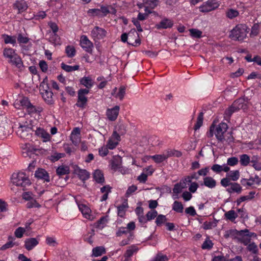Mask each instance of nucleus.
Instances as JSON below:
<instances>
[{"label": "nucleus", "instance_id": "f257e3e1", "mask_svg": "<svg viewBox=\"0 0 261 261\" xmlns=\"http://www.w3.org/2000/svg\"><path fill=\"white\" fill-rule=\"evenodd\" d=\"M228 125L226 123L222 122L218 125L216 128L212 125L210 127L211 136H213L212 132H215V135L218 141L224 143L226 142L228 144L233 141V138L230 132H227Z\"/></svg>", "mask_w": 261, "mask_h": 261}, {"label": "nucleus", "instance_id": "f03ea898", "mask_svg": "<svg viewBox=\"0 0 261 261\" xmlns=\"http://www.w3.org/2000/svg\"><path fill=\"white\" fill-rule=\"evenodd\" d=\"M12 182L23 190L31 185V182L28 176L23 172L14 173L11 176Z\"/></svg>", "mask_w": 261, "mask_h": 261}, {"label": "nucleus", "instance_id": "7ed1b4c3", "mask_svg": "<svg viewBox=\"0 0 261 261\" xmlns=\"http://www.w3.org/2000/svg\"><path fill=\"white\" fill-rule=\"evenodd\" d=\"M249 104L248 98L244 97L239 98L234 101L231 106L226 110L225 114L228 116H230L233 113L240 109L246 110L248 109Z\"/></svg>", "mask_w": 261, "mask_h": 261}, {"label": "nucleus", "instance_id": "20e7f679", "mask_svg": "<svg viewBox=\"0 0 261 261\" xmlns=\"http://www.w3.org/2000/svg\"><path fill=\"white\" fill-rule=\"evenodd\" d=\"M248 29L245 24H238L231 31L230 37L234 40L242 41L246 37Z\"/></svg>", "mask_w": 261, "mask_h": 261}, {"label": "nucleus", "instance_id": "39448f33", "mask_svg": "<svg viewBox=\"0 0 261 261\" xmlns=\"http://www.w3.org/2000/svg\"><path fill=\"white\" fill-rule=\"evenodd\" d=\"M123 42H127V43L134 46H137L141 43L139 34L135 29H132L128 34L123 33L121 36Z\"/></svg>", "mask_w": 261, "mask_h": 261}, {"label": "nucleus", "instance_id": "423d86ee", "mask_svg": "<svg viewBox=\"0 0 261 261\" xmlns=\"http://www.w3.org/2000/svg\"><path fill=\"white\" fill-rule=\"evenodd\" d=\"M3 54L5 58L9 59V62L12 65H15L19 68L22 67L21 59L15 53L14 49L11 48H6L4 50Z\"/></svg>", "mask_w": 261, "mask_h": 261}, {"label": "nucleus", "instance_id": "0eeeda50", "mask_svg": "<svg viewBox=\"0 0 261 261\" xmlns=\"http://www.w3.org/2000/svg\"><path fill=\"white\" fill-rule=\"evenodd\" d=\"M40 91L43 99L48 104L53 102V93L50 90L47 83L44 80L40 85Z\"/></svg>", "mask_w": 261, "mask_h": 261}, {"label": "nucleus", "instance_id": "6e6552de", "mask_svg": "<svg viewBox=\"0 0 261 261\" xmlns=\"http://www.w3.org/2000/svg\"><path fill=\"white\" fill-rule=\"evenodd\" d=\"M220 6V3L217 0H208L203 3L199 7L201 12L207 13L217 9Z\"/></svg>", "mask_w": 261, "mask_h": 261}, {"label": "nucleus", "instance_id": "1a4fd4ad", "mask_svg": "<svg viewBox=\"0 0 261 261\" xmlns=\"http://www.w3.org/2000/svg\"><path fill=\"white\" fill-rule=\"evenodd\" d=\"M240 241L245 245H247L251 241V238L256 237V234L254 232H250L248 229L241 230L238 232Z\"/></svg>", "mask_w": 261, "mask_h": 261}, {"label": "nucleus", "instance_id": "9d476101", "mask_svg": "<svg viewBox=\"0 0 261 261\" xmlns=\"http://www.w3.org/2000/svg\"><path fill=\"white\" fill-rule=\"evenodd\" d=\"M32 131L35 133V135L41 139L43 142L49 141L50 140V135L49 134L43 127H36L32 128Z\"/></svg>", "mask_w": 261, "mask_h": 261}, {"label": "nucleus", "instance_id": "9b49d317", "mask_svg": "<svg viewBox=\"0 0 261 261\" xmlns=\"http://www.w3.org/2000/svg\"><path fill=\"white\" fill-rule=\"evenodd\" d=\"M80 46L86 52L91 54L94 47L93 43L86 35H82L80 38Z\"/></svg>", "mask_w": 261, "mask_h": 261}, {"label": "nucleus", "instance_id": "f8f14e48", "mask_svg": "<svg viewBox=\"0 0 261 261\" xmlns=\"http://www.w3.org/2000/svg\"><path fill=\"white\" fill-rule=\"evenodd\" d=\"M107 31L103 28L95 27L91 32V36L95 40L103 39L107 35Z\"/></svg>", "mask_w": 261, "mask_h": 261}, {"label": "nucleus", "instance_id": "ddd939ff", "mask_svg": "<svg viewBox=\"0 0 261 261\" xmlns=\"http://www.w3.org/2000/svg\"><path fill=\"white\" fill-rule=\"evenodd\" d=\"M31 130H32V128L25 126H20L17 130V134L21 138L29 140L32 138Z\"/></svg>", "mask_w": 261, "mask_h": 261}, {"label": "nucleus", "instance_id": "4468645a", "mask_svg": "<svg viewBox=\"0 0 261 261\" xmlns=\"http://www.w3.org/2000/svg\"><path fill=\"white\" fill-rule=\"evenodd\" d=\"M120 138L119 135L116 131H114L107 144L109 149H114L116 148L120 141Z\"/></svg>", "mask_w": 261, "mask_h": 261}, {"label": "nucleus", "instance_id": "2eb2a0df", "mask_svg": "<svg viewBox=\"0 0 261 261\" xmlns=\"http://www.w3.org/2000/svg\"><path fill=\"white\" fill-rule=\"evenodd\" d=\"M119 110L120 107L118 106H116L111 109H108L106 114L108 119L110 121L115 120L118 117Z\"/></svg>", "mask_w": 261, "mask_h": 261}, {"label": "nucleus", "instance_id": "dca6fc26", "mask_svg": "<svg viewBox=\"0 0 261 261\" xmlns=\"http://www.w3.org/2000/svg\"><path fill=\"white\" fill-rule=\"evenodd\" d=\"M81 130L79 128L75 127L71 132L70 140L73 144L76 146H78L81 142Z\"/></svg>", "mask_w": 261, "mask_h": 261}, {"label": "nucleus", "instance_id": "f3484780", "mask_svg": "<svg viewBox=\"0 0 261 261\" xmlns=\"http://www.w3.org/2000/svg\"><path fill=\"white\" fill-rule=\"evenodd\" d=\"M78 207L82 213L83 216L89 220H93L94 219L93 216L91 215V210L85 204H80L77 202Z\"/></svg>", "mask_w": 261, "mask_h": 261}, {"label": "nucleus", "instance_id": "a211bd4d", "mask_svg": "<svg viewBox=\"0 0 261 261\" xmlns=\"http://www.w3.org/2000/svg\"><path fill=\"white\" fill-rule=\"evenodd\" d=\"M29 100L27 97H22L16 99L14 102V107L17 109H23L27 105H29Z\"/></svg>", "mask_w": 261, "mask_h": 261}, {"label": "nucleus", "instance_id": "6ab92c4d", "mask_svg": "<svg viewBox=\"0 0 261 261\" xmlns=\"http://www.w3.org/2000/svg\"><path fill=\"white\" fill-rule=\"evenodd\" d=\"M126 88L124 86H121L118 89L116 87L113 89L111 94L115 98L122 100L125 95Z\"/></svg>", "mask_w": 261, "mask_h": 261}, {"label": "nucleus", "instance_id": "aec40b11", "mask_svg": "<svg viewBox=\"0 0 261 261\" xmlns=\"http://www.w3.org/2000/svg\"><path fill=\"white\" fill-rule=\"evenodd\" d=\"M21 148L22 150V154L24 158L31 156L33 152L37 150L36 148L32 147L29 143L22 144Z\"/></svg>", "mask_w": 261, "mask_h": 261}, {"label": "nucleus", "instance_id": "412c9836", "mask_svg": "<svg viewBox=\"0 0 261 261\" xmlns=\"http://www.w3.org/2000/svg\"><path fill=\"white\" fill-rule=\"evenodd\" d=\"M13 8L18 11V13L24 12L28 8V4L24 0L17 1L13 5Z\"/></svg>", "mask_w": 261, "mask_h": 261}, {"label": "nucleus", "instance_id": "4be33fe9", "mask_svg": "<svg viewBox=\"0 0 261 261\" xmlns=\"http://www.w3.org/2000/svg\"><path fill=\"white\" fill-rule=\"evenodd\" d=\"M35 176L45 181L49 182L50 180L49 176L47 172L43 169H38L36 171Z\"/></svg>", "mask_w": 261, "mask_h": 261}, {"label": "nucleus", "instance_id": "5701e85b", "mask_svg": "<svg viewBox=\"0 0 261 261\" xmlns=\"http://www.w3.org/2000/svg\"><path fill=\"white\" fill-rule=\"evenodd\" d=\"M211 169L214 172L219 174L222 171L228 172L230 170V168L226 164H224L222 165L215 164L211 167Z\"/></svg>", "mask_w": 261, "mask_h": 261}, {"label": "nucleus", "instance_id": "b1692460", "mask_svg": "<svg viewBox=\"0 0 261 261\" xmlns=\"http://www.w3.org/2000/svg\"><path fill=\"white\" fill-rule=\"evenodd\" d=\"M38 243L39 242L36 238H28L24 241V247L27 250L30 251L36 246Z\"/></svg>", "mask_w": 261, "mask_h": 261}, {"label": "nucleus", "instance_id": "393cba45", "mask_svg": "<svg viewBox=\"0 0 261 261\" xmlns=\"http://www.w3.org/2000/svg\"><path fill=\"white\" fill-rule=\"evenodd\" d=\"M241 183L246 182L247 186H255L261 185L260 178L258 176L255 175L254 177L250 178L248 179H242L241 181Z\"/></svg>", "mask_w": 261, "mask_h": 261}, {"label": "nucleus", "instance_id": "a878e982", "mask_svg": "<svg viewBox=\"0 0 261 261\" xmlns=\"http://www.w3.org/2000/svg\"><path fill=\"white\" fill-rule=\"evenodd\" d=\"M138 251V248L136 246L132 245L129 247L124 254V259L123 261H130V258Z\"/></svg>", "mask_w": 261, "mask_h": 261}, {"label": "nucleus", "instance_id": "bb28decb", "mask_svg": "<svg viewBox=\"0 0 261 261\" xmlns=\"http://www.w3.org/2000/svg\"><path fill=\"white\" fill-rule=\"evenodd\" d=\"M173 25V21L169 19L164 18L158 24H156V28L158 29H166L171 28Z\"/></svg>", "mask_w": 261, "mask_h": 261}, {"label": "nucleus", "instance_id": "cd10ccee", "mask_svg": "<svg viewBox=\"0 0 261 261\" xmlns=\"http://www.w3.org/2000/svg\"><path fill=\"white\" fill-rule=\"evenodd\" d=\"M145 5V12L151 13L150 9L155 8L158 5V0H143Z\"/></svg>", "mask_w": 261, "mask_h": 261}, {"label": "nucleus", "instance_id": "c85d7f7f", "mask_svg": "<svg viewBox=\"0 0 261 261\" xmlns=\"http://www.w3.org/2000/svg\"><path fill=\"white\" fill-rule=\"evenodd\" d=\"M203 185L210 189H213L216 187L217 182L213 177L206 176L203 178Z\"/></svg>", "mask_w": 261, "mask_h": 261}, {"label": "nucleus", "instance_id": "c756f323", "mask_svg": "<svg viewBox=\"0 0 261 261\" xmlns=\"http://www.w3.org/2000/svg\"><path fill=\"white\" fill-rule=\"evenodd\" d=\"M122 160L120 156H115L111 162V168L114 170H116L120 167Z\"/></svg>", "mask_w": 261, "mask_h": 261}, {"label": "nucleus", "instance_id": "7c9ffc66", "mask_svg": "<svg viewBox=\"0 0 261 261\" xmlns=\"http://www.w3.org/2000/svg\"><path fill=\"white\" fill-rule=\"evenodd\" d=\"M242 187L237 182H232L229 187L228 188L227 191L230 193H240L242 191Z\"/></svg>", "mask_w": 261, "mask_h": 261}, {"label": "nucleus", "instance_id": "2f4dec72", "mask_svg": "<svg viewBox=\"0 0 261 261\" xmlns=\"http://www.w3.org/2000/svg\"><path fill=\"white\" fill-rule=\"evenodd\" d=\"M80 83L88 89L91 88L93 85V81L89 76L83 77L81 79Z\"/></svg>", "mask_w": 261, "mask_h": 261}, {"label": "nucleus", "instance_id": "473e14b6", "mask_svg": "<svg viewBox=\"0 0 261 261\" xmlns=\"http://www.w3.org/2000/svg\"><path fill=\"white\" fill-rule=\"evenodd\" d=\"M87 97L81 94L78 93V99L76 105L80 108H84L87 103Z\"/></svg>", "mask_w": 261, "mask_h": 261}, {"label": "nucleus", "instance_id": "72a5a7b5", "mask_svg": "<svg viewBox=\"0 0 261 261\" xmlns=\"http://www.w3.org/2000/svg\"><path fill=\"white\" fill-rule=\"evenodd\" d=\"M2 38L6 44H12L13 46H15L16 43V38L14 36H9L7 34H3L2 36Z\"/></svg>", "mask_w": 261, "mask_h": 261}, {"label": "nucleus", "instance_id": "f704fd0d", "mask_svg": "<svg viewBox=\"0 0 261 261\" xmlns=\"http://www.w3.org/2000/svg\"><path fill=\"white\" fill-rule=\"evenodd\" d=\"M224 216L227 220L231 222H234L236 219L238 217V215L234 210H230L225 213Z\"/></svg>", "mask_w": 261, "mask_h": 261}, {"label": "nucleus", "instance_id": "c9c22d12", "mask_svg": "<svg viewBox=\"0 0 261 261\" xmlns=\"http://www.w3.org/2000/svg\"><path fill=\"white\" fill-rule=\"evenodd\" d=\"M250 156L246 154H243L240 155L239 162L243 166H247L249 163H251Z\"/></svg>", "mask_w": 261, "mask_h": 261}, {"label": "nucleus", "instance_id": "e433bc0d", "mask_svg": "<svg viewBox=\"0 0 261 261\" xmlns=\"http://www.w3.org/2000/svg\"><path fill=\"white\" fill-rule=\"evenodd\" d=\"M106 253V250L103 246H98L92 249V255L98 257Z\"/></svg>", "mask_w": 261, "mask_h": 261}, {"label": "nucleus", "instance_id": "4c0bfd02", "mask_svg": "<svg viewBox=\"0 0 261 261\" xmlns=\"http://www.w3.org/2000/svg\"><path fill=\"white\" fill-rule=\"evenodd\" d=\"M226 176L232 181H237L240 177V172L239 170L230 171L227 173Z\"/></svg>", "mask_w": 261, "mask_h": 261}, {"label": "nucleus", "instance_id": "58836bf2", "mask_svg": "<svg viewBox=\"0 0 261 261\" xmlns=\"http://www.w3.org/2000/svg\"><path fill=\"white\" fill-rule=\"evenodd\" d=\"M186 188V185H182L181 182L179 184H176L174 185V188L173 189V192L174 194H175L176 196L173 195V198L176 199L178 197V194H179L182 189Z\"/></svg>", "mask_w": 261, "mask_h": 261}, {"label": "nucleus", "instance_id": "ea45409f", "mask_svg": "<svg viewBox=\"0 0 261 261\" xmlns=\"http://www.w3.org/2000/svg\"><path fill=\"white\" fill-rule=\"evenodd\" d=\"M76 172L80 178L82 180H86L89 177V173L85 169H77Z\"/></svg>", "mask_w": 261, "mask_h": 261}, {"label": "nucleus", "instance_id": "a19ab883", "mask_svg": "<svg viewBox=\"0 0 261 261\" xmlns=\"http://www.w3.org/2000/svg\"><path fill=\"white\" fill-rule=\"evenodd\" d=\"M258 158L257 156H253L251 160V164L252 166L257 171L261 170V163L258 160Z\"/></svg>", "mask_w": 261, "mask_h": 261}, {"label": "nucleus", "instance_id": "79ce46f5", "mask_svg": "<svg viewBox=\"0 0 261 261\" xmlns=\"http://www.w3.org/2000/svg\"><path fill=\"white\" fill-rule=\"evenodd\" d=\"M239 15V12L238 10L234 9H228L226 11V16L227 18L230 19H232Z\"/></svg>", "mask_w": 261, "mask_h": 261}, {"label": "nucleus", "instance_id": "37998d69", "mask_svg": "<svg viewBox=\"0 0 261 261\" xmlns=\"http://www.w3.org/2000/svg\"><path fill=\"white\" fill-rule=\"evenodd\" d=\"M94 179L97 182L102 183L104 181V177L102 172L99 170H96L93 174Z\"/></svg>", "mask_w": 261, "mask_h": 261}, {"label": "nucleus", "instance_id": "c03bdc74", "mask_svg": "<svg viewBox=\"0 0 261 261\" xmlns=\"http://www.w3.org/2000/svg\"><path fill=\"white\" fill-rule=\"evenodd\" d=\"M163 154L164 156H165V159L166 160L167 158L172 156H180L181 155V153L174 150H168L165 151L163 153Z\"/></svg>", "mask_w": 261, "mask_h": 261}, {"label": "nucleus", "instance_id": "a18cd8bd", "mask_svg": "<svg viewBox=\"0 0 261 261\" xmlns=\"http://www.w3.org/2000/svg\"><path fill=\"white\" fill-rule=\"evenodd\" d=\"M172 210L177 213H181L184 210L183 205L180 202L175 201L172 204Z\"/></svg>", "mask_w": 261, "mask_h": 261}, {"label": "nucleus", "instance_id": "49530a36", "mask_svg": "<svg viewBox=\"0 0 261 261\" xmlns=\"http://www.w3.org/2000/svg\"><path fill=\"white\" fill-rule=\"evenodd\" d=\"M148 158L153 160L156 163H161L166 160L165 156H164L163 153L162 154H156L149 156Z\"/></svg>", "mask_w": 261, "mask_h": 261}, {"label": "nucleus", "instance_id": "de8ad7c7", "mask_svg": "<svg viewBox=\"0 0 261 261\" xmlns=\"http://www.w3.org/2000/svg\"><path fill=\"white\" fill-rule=\"evenodd\" d=\"M57 174L59 175H65L69 172V168L67 166H61L56 170Z\"/></svg>", "mask_w": 261, "mask_h": 261}, {"label": "nucleus", "instance_id": "09e8293b", "mask_svg": "<svg viewBox=\"0 0 261 261\" xmlns=\"http://www.w3.org/2000/svg\"><path fill=\"white\" fill-rule=\"evenodd\" d=\"M127 207V204L124 203L117 207L118 215L122 217L125 215V212Z\"/></svg>", "mask_w": 261, "mask_h": 261}, {"label": "nucleus", "instance_id": "8fccbe9b", "mask_svg": "<svg viewBox=\"0 0 261 261\" xmlns=\"http://www.w3.org/2000/svg\"><path fill=\"white\" fill-rule=\"evenodd\" d=\"M203 113L201 112L197 119L196 123L194 125V129L195 130L198 129L202 125L203 123Z\"/></svg>", "mask_w": 261, "mask_h": 261}, {"label": "nucleus", "instance_id": "3c124183", "mask_svg": "<svg viewBox=\"0 0 261 261\" xmlns=\"http://www.w3.org/2000/svg\"><path fill=\"white\" fill-rule=\"evenodd\" d=\"M254 194H255L254 192H251L249 193V195L241 197L237 200L238 204L239 205L241 202H242L243 201H245L246 200L251 199L252 198L254 197Z\"/></svg>", "mask_w": 261, "mask_h": 261}, {"label": "nucleus", "instance_id": "603ef678", "mask_svg": "<svg viewBox=\"0 0 261 261\" xmlns=\"http://www.w3.org/2000/svg\"><path fill=\"white\" fill-rule=\"evenodd\" d=\"M14 239H15L12 237H9V241L2 246L1 249L6 250L7 249L13 247L15 245V243L13 242Z\"/></svg>", "mask_w": 261, "mask_h": 261}, {"label": "nucleus", "instance_id": "864d4df0", "mask_svg": "<svg viewBox=\"0 0 261 261\" xmlns=\"http://www.w3.org/2000/svg\"><path fill=\"white\" fill-rule=\"evenodd\" d=\"M190 35L192 37L199 38L202 36V32L198 29H191L189 30Z\"/></svg>", "mask_w": 261, "mask_h": 261}, {"label": "nucleus", "instance_id": "5fc2aeb1", "mask_svg": "<svg viewBox=\"0 0 261 261\" xmlns=\"http://www.w3.org/2000/svg\"><path fill=\"white\" fill-rule=\"evenodd\" d=\"M66 53L68 57H72L75 55V49L72 46L68 45L66 47Z\"/></svg>", "mask_w": 261, "mask_h": 261}, {"label": "nucleus", "instance_id": "6e6d98bb", "mask_svg": "<svg viewBox=\"0 0 261 261\" xmlns=\"http://www.w3.org/2000/svg\"><path fill=\"white\" fill-rule=\"evenodd\" d=\"M25 231V228L22 227H19L15 230L14 235L17 238H21Z\"/></svg>", "mask_w": 261, "mask_h": 261}, {"label": "nucleus", "instance_id": "4d7b16f0", "mask_svg": "<svg viewBox=\"0 0 261 261\" xmlns=\"http://www.w3.org/2000/svg\"><path fill=\"white\" fill-rule=\"evenodd\" d=\"M213 245L214 244L213 243L212 241L207 238L205 240L202 245V248L203 249L210 250L213 247Z\"/></svg>", "mask_w": 261, "mask_h": 261}, {"label": "nucleus", "instance_id": "13d9d810", "mask_svg": "<svg viewBox=\"0 0 261 261\" xmlns=\"http://www.w3.org/2000/svg\"><path fill=\"white\" fill-rule=\"evenodd\" d=\"M239 163V160L237 157H231L229 158L227 160L226 165L228 166H234L237 165Z\"/></svg>", "mask_w": 261, "mask_h": 261}, {"label": "nucleus", "instance_id": "bf43d9fd", "mask_svg": "<svg viewBox=\"0 0 261 261\" xmlns=\"http://www.w3.org/2000/svg\"><path fill=\"white\" fill-rule=\"evenodd\" d=\"M46 243L47 245L51 247H56L58 244L54 237H47L46 239Z\"/></svg>", "mask_w": 261, "mask_h": 261}, {"label": "nucleus", "instance_id": "052dcab7", "mask_svg": "<svg viewBox=\"0 0 261 261\" xmlns=\"http://www.w3.org/2000/svg\"><path fill=\"white\" fill-rule=\"evenodd\" d=\"M116 132L120 135H123L126 132L125 130V126L123 123H119L118 124L117 126L116 127Z\"/></svg>", "mask_w": 261, "mask_h": 261}, {"label": "nucleus", "instance_id": "680f3d73", "mask_svg": "<svg viewBox=\"0 0 261 261\" xmlns=\"http://www.w3.org/2000/svg\"><path fill=\"white\" fill-rule=\"evenodd\" d=\"M27 206L28 208H31L33 207L39 208L41 205L34 199L28 201Z\"/></svg>", "mask_w": 261, "mask_h": 261}, {"label": "nucleus", "instance_id": "e2e57ef3", "mask_svg": "<svg viewBox=\"0 0 261 261\" xmlns=\"http://www.w3.org/2000/svg\"><path fill=\"white\" fill-rule=\"evenodd\" d=\"M65 156V154L64 153L55 152L50 156V159L51 161L55 162L64 158Z\"/></svg>", "mask_w": 261, "mask_h": 261}, {"label": "nucleus", "instance_id": "0e129e2a", "mask_svg": "<svg viewBox=\"0 0 261 261\" xmlns=\"http://www.w3.org/2000/svg\"><path fill=\"white\" fill-rule=\"evenodd\" d=\"M17 41L20 44H26L29 42V39L28 37L23 36L22 34H19L17 37Z\"/></svg>", "mask_w": 261, "mask_h": 261}, {"label": "nucleus", "instance_id": "69168bd1", "mask_svg": "<svg viewBox=\"0 0 261 261\" xmlns=\"http://www.w3.org/2000/svg\"><path fill=\"white\" fill-rule=\"evenodd\" d=\"M168 260L169 259L167 255L159 253L151 261H168Z\"/></svg>", "mask_w": 261, "mask_h": 261}, {"label": "nucleus", "instance_id": "338daca9", "mask_svg": "<svg viewBox=\"0 0 261 261\" xmlns=\"http://www.w3.org/2000/svg\"><path fill=\"white\" fill-rule=\"evenodd\" d=\"M166 221V216L163 215H160L157 217L155 220V223L157 225L160 226L165 222Z\"/></svg>", "mask_w": 261, "mask_h": 261}, {"label": "nucleus", "instance_id": "774afa93", "mask_svg": "<svg viewBox=\"0 0 261 261\" xmlns=\"http://www.w3.org/2000/svg\"><path fill=\"white\" fill-rule=\"evenodd\" d=\"M108 145L103 146L99 149V154L101 156H106L109 152Z\"/></svg>", "mask_w": 261, "mask_h": 261}]
</instances>
